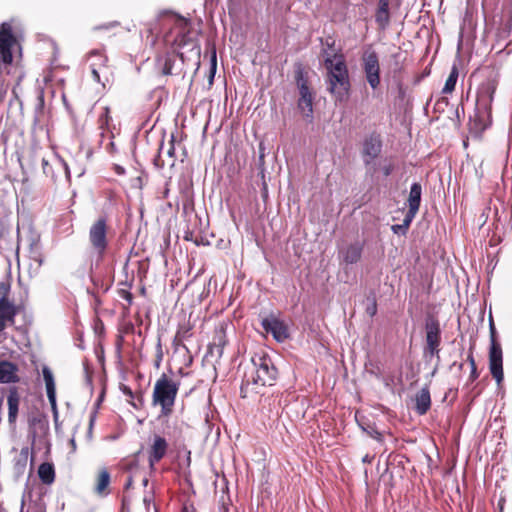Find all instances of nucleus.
<instances>
[{
	"label": "nucleus",
	"instance_id": "1",
	"mask_svg": "<svg viewBox=\"0 0 512 512\" xmlns=\"http://www.w3.org/2000/svg\"><path fill=\"white\" fill-rule=\"evenodd\" d=\"M252 366L245 371V383L252 386L264 387L273 385L277 379L278 370L267 354H256L251 359Z\"/></svg>",
	"mask_w": 512,
	"mask_h": 512
},
{
	"label": "nucleus",
	"instance_id": "2",
	"mask_svg": "<svg viewBox=\"0 0 512 512\" xmlns=\"http://www.w3.org/2000/svg\"><path fill=\"white\" fill-rule=\"evenodd\" d=\"M179 387L180 383L173 381L165 373L155 382L152 404L161 407L160 416L168 417L172 414Z\"/></svg>",
	"mask_w": 512,
	"mask_h": 512
},
{
	"label": "nucleus",
	"instance_id": "3",
	"mask_svg": "<svg viewBox=\"0 0 512 512\" xmlns=\"http://www.w3.org/2000/svg\"><path fill=\"white\" fill-rule=\"evenodd\" d=\"M489 369L492 377L500 384L504 378L503 352L501 344L497 341V331L492 316L489 317Z\"/></svg>",
	"mask_w": 512,
	"mask_h": 512
},
{
	"label": "nucleus",
	"instance_id": "4",
	"mask_svg": "<svg viewBox=\"0 0 512 512\" xmlns=\"http://www.w3.org/2000/svg\"><path fill=\"white\" fill-rule=\"evenodd\" d=\"M426 345L424 355L427 357L437 356L439 359L441 344V326L436 316L427 314L424 322Z\"/></svg>",
	"mask_w": 512,
	"mask_h": 512
},
{
	"label": "nucleus",
	"instance_id": "5",
	"mask_svg": "<svg viewBox=\"0 0 512 512\" xmlns=\"http://www.w3.org/2000/svg\"><path fill=\"white\" fill-rule=\"evenodd\" d=\"M295 80L299 90L298 109L305 117L312 118L314 93L309 86L308 78L301 66L295 71Z\"/></svg>",
	"mask_w": 512,
	"mask_h": 512
},
{
	"label": "nucleus",
	"instance_id": "6",
	"mask_svg": "<svg viewBox=\"0 0 512 512\" xmlns=\"http://www.w3.org/2000/svg\"><path fill=\"white\" fill-rule=\"evenodd\" d=\"M361 66L369 86L375 90L380 85L379 57L375 50L364 51L361 57Z\"/></svg>",
	"mask_w": 512,
	"mask_h": 512
},
{
	"label": "nucleus",
	"instance_id": "7",
	"mask_svg": "<svg viewBox=\"0 0 512 512\" xmlns=\"http://www.w3.org/2000/svg\"><path fill=\"white\" fill-rule=\"evenodd\" d=\"M18 45L12 25L4 22L0 25V63L11 65L13 48Z\"/></svg>",
	"mask_w": 512,
	"mask_h": 512
},
{
	"label": "nucleus",
	"instance_id": "8",
	"mask_svg": "<svg viewBox=\"0 0 512 512\" xmlns=\"http://www.w3.org/2000/svg\"><path fill=\"white\" fill-rule=\"evenodd\" d=\"M326 84L327 90L336 102H346L348 100L351 87L349 73L326 76Z\"/></svg>",
	"mask_w": 512,
	"mask_h": 512
},
{
	"label": "nucleus",
	"instance_id": "9",
	"mask_svg": "<svg viewBox=\"0 0 512 512\" xmlns=\"http://www.w3.org/2000/svg\"><path fill=\"white\" fill-rule=\"evenodd\" d=\"M107 229V220L101 217L92 224L89 230L91 246L100 257L104 255L108 247Z\"/></svg>",
	"mask_w": 512,
	"mask_h": 512
},
{
	"label": "nucleus",
	"instance_id": "10",
	"mask_svg": "<svg viewBox=\"0 0 512 512\" xmlns=\"http://www.w3.org/2000/svg\"><path fill=\"white\" fill-rule=\"evenodd\" d=\"M498 82L495 78H488L478 88L476 106L488 113L492 110V102L497 89Z\"/></svg>",
	"mask_w": 512,
	"mask_h": 512
},
{
	"label": "nucleus",
	"instance_id": "11",
	"mask_svg": "<svg viewBox=\"0 0 512 512\" xmlns=\"http://www.w3.org/2000/svg\"><path fill=\"white\" fill-rule=\"evenodd\" d=\"M261 326L266 333H271L277 342H284L289 338L287 325L274 315L262 318Z\"/></svg>",
	"mask_w": 512,
	"mask_h": 512
},
{
	"label": "nucleus",
	"instance_id": "12",
	"mask_svg": "<svg viewBox=\"0 0 512 512\" xmlns=\"http://www.w3.org/2000/svg\"><path fill=\"white\" fill-rule=\"evenodd\" d=\"M382 151V140L379 134L371 133L365 138L362 148V157L365 165H369Z\"/></svg>",
	"mask_w": 512,
	"mask_h": 512
},
{
	"label": "nucleus",
	"instance_id": "13",
	"mask_svg": "<svg viewBox=\"0 0 512 512\" xmlns=\"http://www.w3.org/2000/svg\"><path fill=\"white\" fill-rule=\"evenodd\" d=\"M492 124V110L488 113L483 109H478L476 106V113L473 120L470 122V133L477 138H480L483 132Z\"/></svg>",
	"mask_w": 512,
	"mask_h": 512
},
{
	"label": "nucleus",
	"instance_id": "14",
	"mask_svg": "<svg viewBox=\"0 0 512 512\" xmlns=\"http://www.w3.org/2000/svg\"><path fill=\"white\" fill-rule=\"evenodd\" d=\"M168 450V442L160 435H154L153 442L148 451V462L151 470L156 463L164 458Z\"/></svg>",
	"mask_w": 512,
	"mask_h": 512
},
{
	"label": "nucleus",
	"instance_id": "15",
	"mask_svg": "<svg viewBox=\"0 0 512 512\" xmlns=\"http://www.w3.org/2000/svg\"><path fill=\"white\" fill-rule=\"evenodd\" d=\"M422 195V186L415 182L411 185L409 197L407 199L408 211L405 214V224L411 223L418 213Z\"/></svg>",
	"mask_w": 512,
	"mask_h": 512
},
{
	"label": "nucleus",
	"instance_id": "16",
	"mask_svg": "<svg viewBox=\"0 0 512 512\" xmlns=\"http://www.w3.org/2000/svg\"><path fill=\"white\" fill-rule=\"evenodd\" d=\"M226 324L221 323L214 330L212 342L208 346V354L212 357L221 358L224 347L227 344Z\"/></svg>",
	"mask_w": 512,
	"mask_h": 512
},
{
	"label": "nucleus",
	"instance_id": "17",
	"mask_svg": "<svg viewBox=\"0 0 512 512\" xmlns=\"http://www.w3.org/2000/svg\"><path fill=\"white\" fill-rule=\"evenodd\" d=\"M18 312L19 306L10 300L0 299V333L6 329L7 325H14Z\"/></svg>",
	"mask_w": 512,
	"mask_h": 512
},
{
	"label": "nucleus",
	"instance_id": "18",
	"mask_svg": "<svg viewBox=\"0 0 512 512\" xmlns=\"http://www.w3.org/2000/svg\"><path fill=\"white\" fill-rule=\"evenodd\" d=\"M363 243L356 241L339 249V259L349 265L360 261L363 252Z\"/></svg>",
	"mask_w": 512,
	"mask_h": 512
},
{
	"label": "nucleus",
	"instance_id": "19",
	"mask_svg": "<svg viewBox=\"0 0 512 512\" xmlns=\"http://www.w3.org/2000/svg\"><path fill=\"white\" fill-rule=\"evenodd\" d=\"M42 374H43V378H44L45 385H46L47 397L50 402L54 418H55V420H57L58 408H57V402H56V387H55L54 376H53L50 368L47 366H43Z\"/></svg>",
	"mask_w": 512,
	"mask_h": 512
},
{
	"label": "nucleus",
	"instance_id": "20",
	"mask_svg": "<svg viewBox=\"0 0 512 512\" xmlns=\"http://www.w3.org/2000/svg\"><path fill=\"white\" fill-rule=\"evenodd\" d=\"M324 65L327 70L326 76L349 73L345 58L342 54L327 57L324 60Z\"/></svg>",
	"mask_w": 512,
	"mask_h": 512
},
{
	"label": "nucleus",
	"instance_id": "21",
	"mask_svg": "<svg viewBox=\"0 0 512 512\" xmlns=\"http://www.w3.org/2000/svg\"><path fill=\"white\" fill-rule=\"evenodd\" d=\"M18 371L17 364L8 360H0V383L10 384L19 382Z\"/></svg>",
	"mask_w": 512,
	"mask_h": 512
},
{
	"label": "nucleus",
	"instance_id": "22",
	"mask_svg": "<svg viewBox=\"0 0 512 512\" xmlns=\"http://www.w3.org/2000/svg\"><path fill=\"white\" fill-rule=\"evenodd\" d=\"M20 395L17 387H11L7 396L8 404V422L14 425L19 412Z\"/></svg>",
	"mask_w": 512,
	"mask_h": 512
},
{
	"label": "nucleus",
	"instance_id": "23",
	"mask_svg": "<svg viewBox=\"0 0 512 512\" xmlns=\"http://www.w3.org/2000/svg\"><path fill=\"white\" fill-rule=\"evenodd\" d=\"M174 136H171L170 142H169V148L166 150V156L168 157V160L164 159V151L163 147L161 146L159 148L158 155L154 159V165L162 169L164 166L168 165L170 167H173L175 165V146H174Z\"/></svg>",
	"mask_w": 512,
	"mask_h": 512
},
{
	"label": "nucleus",
	"instance_id": "24",
	"mask_svg": "<svg viewBox=\"0 0 512 512\" xmlns=\"http://www.w3.org/2000/svg\"><path fill=\"white\" fill-rule=\"evenodd\" d=\"M390 0H379L375 13V22L380 30H386L390 24Z\"/></svg>",
	"mask_w": 512,
	"mask_h": 512
},
{
	"label": "nucleus",
	"instance_id": "25",
	"mask_svg": "<svg viewBox=\"0 0 512 512\" xmlns=\"http://www.w3.org/2000/svg\"><path fill=\"white\" fill-rule=\"evenodd\" d=\"M431 407V396L428 387H423L415 396V410L424 415Z\"/></svg>",
	"mask_w": 512,
	"mask_h": 512
},
{
	"label": "nucleus",
	"instance_id": "26",
	"mask_svg": "<svg viewBox=\"0 0 512 512\" xmlns=\"http://www.w3.org/2000/svg\"><path fill=\"white\" fill-rule=\"evenodd\" d=\"M110 474L106 469H102L97 478V483L94 492L99 496H106L109 494Z\"/></svg>",
	"mask_w": 512,
	"mask_h": 512
},
{
	"label": "nucleus",
	"instance_id": "27",
	"mask_svg": "<svg viewBox=\"0 0 512 512\" xmlns=\"http://www.w3.org/2000/svg\"><path fill=\"white\" fill-rule=\"evenodd\" d=\"M38 476L43 484L50 485L55 480V469L53 464L44 462L38 468Z\"/></svg>",
	"mask_w": 512,
	"mask_h": 512
},
{
	"label": "nucleus",
	"instance_id": "28",
	"mask_svg": "<svg viewBox=\"0 0 512 512\" xmlns=\"http://www.w3.org/2000/svg\"><path fill=\"white\" fill-rule=\"evenodd\" d=\"M89 57L92 58V57H97L98 58V62L97 63H91V73H92V76H93V79L97 82H100V74H99V71H98V67H101V66H106V63H107V57L105 55H103L99 50H92L90 53H89Z\"/></svg>",
	"mask_w": 512,
	"mask_h": 512
},
{
	"label": "nucleus",
	"instance_id": "29",
	"mask_svg": "<svg viewBox=\"0 0 512 512\" xmlns=\"http://www.w3.org/2000/svg\"><path fill=\"white\" fill-rule=\"evenodd\" d=\"M176 57L173 54H166L158 58L157 62L160 67L162 75H171L173 73V66L175 64Z\"/></svg>",
	"mask_w": 512,
	"mask_h": 512
},
{
	"label": "nucleus",
	"instance_id": "30",
	"mask_svg": "<svg viewBox=\"0 0 512 512\" xmlns=\"http://www.w3.org/2000/svg\"><path fill=\"white\" fill-rule=\"evenodd\" d=\"M457 79H458V69L454 65L451 69V72H450L448 78L446 79L445 85L442 89V93H444V94L452 93L455 89Z\"/></svg>",
	"mask_w": 512,
	"mask_h": 512
},
{
	"label": "nucleus",
	"instance_id": "31",
	"mask_svg": "<svg viewBox=\"0 0 512 512\" xmlns=\"http://www.w3.org/2000/svg\"><path fill=\"white\" fill-rule=\"evenodd\" d=\"M110 107L109 106H105L103 108V112L102 114L99 116L98 118V124H99V128L103 131H110L111 130V126H110V122L112 121V117L110 115Z\"/></svg>",
	"mask_w": 512,
	"mask_h": 512
},
{
	"label": "nucleus",
	"instance_id": "32",
	"mask_svg": "<svg viewBox=\"0 0 512 512\" xmlns=\"http://www.w3.org/2000/svg\"><path fill=\"white\" fill-rule=\"evenodd\" d=\"M258 169H259V174L261 175V178L264 179V177H265V147L262 142L259 144Z\"/></svg>",
	"mask_w": 512,
	"mask_h": 512
},
{
	"label": "nucleus",
	"instance_id": "33",
	"mask_svg": "<svg viewBox=\"0 0 512 512\" xmlns=\"http://www.w3.org/2000/svg\"><path fill=\"white\" fill-rule=\"evenodd\" d=\"M190 336H191L190 328L186 327V326H182L178 329V331L175 335L174 341L177 342V344H179L181 341H183L184 339H186Z\"/></svg>",
	"mask_w": 512,
	"mask_h": 512
},
{
	"label": "nucleus",
	"instance_id": "34",
	"mask_svg": "<svg viewBox=\"0 0 512 512\" xmlns=\"http://www.w3.org/2000/svg\"><path fill=\"white\" fill-rule=\"evenodd\" d=\"M362 429L372 438L377 441H382V434L379 432L374 426L368 425L367 428L362 427Z\"/></svg>",
	"mask_w": 512,
	"mask_h": 512
},
{
	"label": "nucleus",
	"instance_id": "35",
	"mask_svg": "<svg viewBox=\"0 0 512 512\" xmlns=\"http://www.w3.org/2000/svg\"><path fill=\"white\" fill-rule=\"evenodd\" d=\"M10 288L9 282H0V299L9 300Z\"/></svg>",
	"mask_w": 512,
	"mask_h": 512
},
{
	"label": "nucleus",
	"instance_id": "36",
	"mask_svg": "<svg viewBox=\"0 0 512 512\" xmlns=\"http://www.w3.org/2000/svg\"><path fill=\"white\" fill-rule=\"evenodd\" d=\"M156 349H157V353H156V359H155L154 364H155L156 368H159L161 365L162 359H163V351H162V345H161L160 339L158 340Z\"/></svg>",
	"mask_w": 512,
	"mask_h": 512
},
{
	"label": "nucleus",
	"instance_id": "37",
	"mask_svg": "<svg viewBox=\"0 0 512 512\" xmlns=\"http://www.w3.org/2000/svg\"><path fill=\"white\" fill-rule=\"evenodd\" d=\"M45 419L44 415H34L29 417L28 422L30 426H35L37 424H40Z\"/></svg>",
	"mask_w": 512,
	"mask_h": 512
},
{
	"label": "nucleus",
	"instance_id": "38",
	"mask_svg": "<svg viewBox=\"0 0 512 512\" xmlns=\"http://www.w3.org/2000/svg\"><path fill=\"white\" fill-rule=\"evenodd\" d=\"M411 223H407V225L405 224V219L403 220V223L400 224V225H393L392 226V230L394 233H398L399 231H401L403 234L407 231L408 227L410 226Z\"/></svg>",
	"mask_w": 512,
	"mask_h": 512
},
{
	"label": "nucleus",
	"instance_id": "39",
	"mask_svg": "<svg viewBox=\"0 0 512 512\" xmlns=\"http://www.w3.org/2000/svg\"><path fill=\"white\" fill-rule=\"evenodd\" d=\"M28 455H29V448L28 447H23L21 449V451H20V458L22 460V467L23 468L26 466Z\"/></svg>",
	"mask_w": 512,
	"mask_h": 512
},
{
	"label": "nucleus",
	"instance_id": "40",
	"mask_svg": "<svg viewBox=\"0 0 512 512\" xmlns=\"http://www.w3.org/2000/svg\"><path fill=\"white\" fill-rule=\"evenodd\" d=\"M252 384H247L245 383V375L243 376V379H242V384H241V388H240V392H241V397L245 398L247 397V393H248V389L249 387L251 386Z\"/></svg>",
	"mask_w": 512,
	"mask_h": 512
},
{
	"label": "nucleus",
	"instance_id": "41",
	"mask_svg": "<svg viewBox=\"0 0 512 512\" xmlns=\"http://www.w3.org/2000/svg\"><path fill=\"white\" fill-rule=\"evenodd\" d=\"M381 170H382L384 176L387 177V176L391 175V173L393 172L394 165L392 163L385 164L382 166Z\"/></svg>",
	"mask_w": 512,
	"mask_h": 512
},
{
	"label": "nucleus",
	"instance_id": "42",
	"mask_svg": "<svg viewBox=\"0 0 512 512\" xmlns=\"http://www.w3.org/2000/svg\"><path fill=\"white\" fill-rule=\"evenodd\" d=\"M96 415H97V411L94 410L91 414H90V419H89V428H88V435L90 436L92 434V429H93V426H94V423H95V420H96Z\"/></svg>",
	"mask_w": 512,
	"mask_h": 512
},
{
	"label": "nucleus",
	"instance_id": "43",
	"mask_svg": "<svg viewBox=\"0 0 512 512\" xmlns=\"http://www.w3.org/2000/svg\"><path fill=\"white\" fill-rule=\"evenodd\" d=\"M120 296L125 299L128 304H132V300H133V295L131 292L127 291V290H121L120 291Z\"/></svg>",
	"mask_w": 512,
	"mask_h": 512
},
{
	"label": "nucleus",
	"instance_id": "44",
	"mask_svg": "<svg viewBox=\"0 0 512 512\" xmlns=\"http://www.w3.org/2000/svg\"><path fill=\"white\" fill-rule=\"evenodd\" d=\"M366 312L370 316H374L376 314V312H377V304H376L375 301H373V303L366 308Z\"/></svg>",
	"mask_w": 512,
	"mask_h": 512
},
{
	"label": "nucleus",
	"instance_id": "45",
	"mask_svg": "<svg viewBox=\"0 0 512 512\" xmlns=\"http://www.w3.org/2000/svg\"><path fill=\"white\" fill-rule=\"evenodd\" d=\"M467 361L469 362L471 369L476 367L475 359L473 356V347L470 348L469 354L467 356Z\"/></svg>",
	"mask_w": 512,
	"mask_h": 512
},
{
	"label": "nucleus",
	"instance_id": "46",
	"mask_svg": "<svg viewBox=\"0 0 512 512\" xmlns=\"http://www.w3.org/2000/svg\"><path fill=\"white\" fill-rule=\"evenodd\" d=\"M121 390L122 392L128 396L129 398H134V394H133V391L126 385H122L121 386Z\"/></svg>",
	"mask_w": 512,
	"mask_h": 512
},
{
	"label": "nucleus",
	"instance_id": "47",
	"mask_svg": "<svg viewBox=\"0 0 512 512\" xmlns=\"http://www.w3.org/2000/svg\"><path fill=\"white\" fill-rule=\"evenodd\" d=\"M478 377H479V373H478V371H477V367L472 368V369H471V372H470L469 379H470L471 381H475Z\"/></svg>",
	"mask_w": 512,
	"mask_h": 512
},
{
	"label": "nucleus",
	"instance_id": "48",
	"mask_svg": "<svg viewBox=\"0 0 512 512\" xmlns=\"http://www.w3.org/2000/svg\"><path fill=\"white\" fill-rule=\"evenodd\" d=\"M43 172L47 175L49 173L48 168H50L49 162L47 159L43 158L41 161Z\"/></svg>",
	"mask_w": 512,
	"mask_h": 512
},
{
	"label": "nucleus",
	"instance_id": "49",
	"mask_svg": "<svg viewBox=\"0 0 512 512\" xmlns=\"http://www.w3.org/2000/svg\"><path fill=\"white\" fill-rule=\"evenodd\" d=\"M262 197L264 200H266L268 197V187L264 180H263V184H262Z\"/></svg>",
	"mask_w": 512,
	"mask_h": 512
},
{
	"label": "nucleus",
	"instance_id": "50",
	"mask_svg": "<svg viewBox=\"0 0 512 512\" xmlns=\"http://www.w3.org/2000/svg\"><path fill=\"white\" fill-rule=\"evenodd\" d=\"M504 504H505V499H504V498H500V500H499V502H498V509H499V512H503Z\"/></svg>",
	"mask_w": 512,
	"mask_h": 512
},
{
	"label": "nucleus",
	"instance_id": "51",
	"mask_svg": "<svg viewBox=\"0 0 512 512\" xmlns=\"http://www.w3.org/2000/svg\"><path fill=\"white\" fill-rule=\"evenodd\" d=\"M211 62H212V71L214 72L216 69V53H215V51L213 52Z\"/></svg>",
	"mask_w": 512,
	"mask_h": 512
},
{
	"label": "nucleus",
	"instance_id": "52",
	"mask_svg": "<svg viewBox=\"0 0 512 512\" xmlns=\"http://www.w3.org/2000/svg\"><path fill=\"white\" fill-rule=\"evenodd\" d=\"M138 402H139V404H137V403H132V405H133L135 408H139L140 406H142V404H143V396H142V395H139V397H138Z\"/></svg>",
	"mask_w": 512,
	"mask_h": 512
},
{
	"label": "nucleus",
	"instance_id": "53",
	"mask_svg": "<svg viewBox=\"0 0 512 512\" xmlns=\"http://www.w3.org/2000/svg\"><path fill=\"white\" fill-rule=\"evenodd\" d=\"M455 366H456V368H458L459 370H462V369H463V363H457V362H454V363L450 366V368L455 367Z\"/></svg>",
	"mask_w": 512,
	"mask_h": 512
},
{
	"label": "nucleus",
	"instance_id": "54",
	"mask_svg": "<svg viewBox=\"0 0 512 512\" xmlns=\"http://www.w3.org/2000/svg\"><path fill=\"white\" fill-rule=\"evenodd\" d=\"M6 91L0 87V102L4 100Z\"/></svg>",
	"mask_w": 512,
	"mask_h": 512
},
{
	"label": "nucleus",
	"instance_id": "55",
	"mask_svg": "<svg viewBox=\"0 0 512 512\" xmlns=\"http://www.w3.org/2000/svg\"><path fill=\"white\" fill-rule=\"evenodd\" d=\"M132 485V478L129 477L127 483L125 484V489H129Z\"/></svg>",
	"mask_w": 512,
	"mask_h": 512
},
{
	"label": "nucleus",
	"instance_id": "56",
	"mask_svg": "<svg viewBox=\"0 0 512 512\" xmlns=\"http://www.w3.org/2000/svg\"><path fill=\"white\" fill-rule=\"evenodd\" d=\"M70 443H71V445H72L73 449L75 450V449H76L75 439H74V438H72V439L70 440Z\"/></svg>",
	"mask_w": 512,
	"mask_h": 512
},
{
	"label": "nucleus",
	"instance_id": "57",
	"mask_svg": "<svg viewBox=\"0 0 512 512\" xmlns=\"http://www.w3.org/2000/svg\"><path fill=\"white\" fill-rule=\"evenodd\" d=\"M117 172H118L119 174L124 173V169L118 166V167H117Z\"/></svg>",
	"mask_w": 512,
	"mask_h": 512
},
{
	"label": "nucleus",
	"instance_id": "58",
	"mask_svg": "<svg viewBox=\"0 0 512 512\" xmlns=\"http://www.w3.org/2000/svg\"><path fill=\"white\" fill-rule=\"evenodd\" d=\"M363 462H368V463L370 462V459H369L368 455H366V456L363 458Z\"/></svg>",
	"mask_w": 512,
	"mask_h": 512
},
{
	"label": "nucleus",
	"instance_id": "59",
	"mask_svg": "<svg viewBox=\"0 0 512 512\" xmlns=\"http://www.w3.org/2000/svg\"><path fill=\"white\" fill-rule=\"evenodd\" d=\"M147 484H148V479H144V480H143V485H144V486H147Z\"/></svg>",
	"mask_w": 512,
	"mask_h": 512
},
{
	"label": "nucleus",
	"instance_id": "60",
	"mask_svg": "<svg viewBox=\"0 0 512 512\" xmlns=\"http://www.w3.org/2000/svg\"><path fill=\"white\" fill-rule=\"evenodd\" d=\"M16 465H21V466H22V460H21V458L17 461Z\"/></svg>",
	"mask_w": 512,
	"mask_h": 512
},
{
	"label": "nucleus",
	"instance_id": "61",
	"mask_svg": "<svg viewBox=\"0 0 512 512\" xmlns=\"http://www.w3.org/2000/svg\"><path fill=\"white\" fill-rule=\"evenodd\" d=\"M182 512H187V508L185 507V508L182 510Z\"/></svg>",
	"mask_w": 512,
	"mask_h": 512
}]
</instances>
